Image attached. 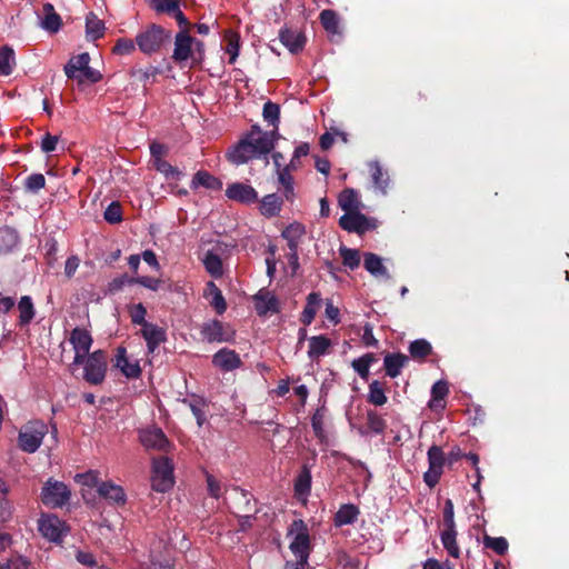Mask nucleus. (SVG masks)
I'll list each match as a JSON object with an SVG mask.
<instances>
[{"mask_svg": "<svg viewBox=\"0 0 569 569\" xmlns=\"http://www.w3.org/2000/svg\"><path fill=\"white\" fill-rule=\"evenodd\" d=\"M363 257V267L369 273H371L376 278H391L388 269L382 263V259L378 254L372 252H366Z\"/></svg>", "mask_w": 569, "mask_h": 569, "instance_id": "nucleus-25", "label": "nucleus"}, {"mask_svg": "<svg viewBox=\"0 0 569 569\" xmlns=\"http://www.w3.org/2000/svg\"><path fill=\"white\" fill-rule=\"evenodd\" d=\"M409 353L415 360H425L432 353V346L426 339H417L409 345Z\"/></svg>", "mask_w": 569, "mask_h": 569, "instance_id": "nucleus-41", "label": "nucleus"}, {"mask_svg": "<svg viewBox=\"0 0 569 569\" xmlns=\"http://www.w3.org/2000/svg\"><path fill=\"white\" fill-rule=\"evenodd\" d=\"M20 316H19V322L21 326H26L31 322V320L34 317V308L32 300L29 296L21 297L19 305H18Z\"/></svg>", "mask_w": 569, "mask_h": 569, "instance_id": "nucleus-48", "label": "nucleus"}, {"mask_svg": "<svg viewBox=\"0 0 569 569\" xmlns=\"http://www.w3.org/2000/svg\"><path fill=\"white\" fill-rule=\"evenodd\" d=\"M309 341V350H308V357L311 360L318 359L327 353H329V350L332 346L331 340L325 336H312L308 339Z\"/></svg>", "mask_w": 569, "mask_h": 569, "instance_id": "nucleus-24", "label": "nucleus"}, {"mask_svg": "<svg viewBox=\"0 0 569 569\" xmlns=\"http://www.w3.org/2000/svg\"><path fill=\"white\" fill-rule=\"evenodd\" d=\"M18 242L17 232L10 227L0 228V253L11 251Z\"/></svg>", "mask_w": 569, "mask_h": 569, "instance_id": "nucleus-43", "label": "nucleus"}, {"mask_svg": "<svg viewBox=\"0 0 569 569\" xmlns=\"http://www.w3.org/2000/svg\"><path fill=\"white\" fill-rule=\"evenodd\" d=\"M47 433L48 427L43 421H29L19 431L18 446L22 451L33 453L40 448Z\"/></svg>", "mask_w": 569, "mask_h": 569, "instance_id": "nucleus-3", "label": "nucleus"}, {"mask_svg": "<svg viewBox=\"0 0 569 569\" xmlns=\"http://www.w3.org/2000/svg\"><path fill=\"white\" fill-rule=\"evenodd\" d=\"M376 361V355L368 352L360 358L352 360L351 367L360 376L361 379L367 380L370 375V366Z\"/></svg>", "mask_w": 569, "mask_h": 569, "instance_id": "nucleus-38", "label": "nucleus"}, {"mask_svg": "<svg viewBox=\"0 0 569 569\" xmlns=\"http://www.w3.org/2000/svg\"><path fill=\"white\" fill-rule=\"evenodd\" d=\"M279 134L277 130L266 131L250 139V146L257 154H268L273 148Z\"/></svg>", "mask_w": 569, "mask_h": 569, "instance_id": "nucleus-22", "label": "nucleus"}, {"mask_svg": "<svg viewBox=\"0 0 569 569\" xmlns=\"http://www.w3.org/2000/svg\"><path fill=\"white\" fill-rule=\"evenodd\" d=\"M287 538L290 539L289 549L295 561L308 562L312 545L307 523L302 519L293 520L288 527Z\"/></svg>", "mask_w": 569, "mask_h": 569, "instance_id": "nucleus-1", "label": "nucleus"}, {"mask_svg": "<svg viewBox=\"0 0 569 569\" xmlns=\"http://www.w3.org/2000/svg\"><path fill=\"white\" fill-rule=\"evenodd\" d=\"M207 290L209 291V295L212 296L210 305L213 307L218 315H222L227 310V302L222 296L221 290L212 281L207 283Z\"/></svg>", "mask_w": 569, "mask_h": 569, "instance_id": "nucleus-46", "label": "nucleus"}, {"mask_svg": "<svg viewBox=\"0 0 569 569\" xmlns=\"http://www.w3.org/2000/svg\"><path fill=\"white\" fill-rule=\"evenodd\" d=\"M370 172L376 189L380 190L382 193H387L389 176L383 171L380 163L377 161L370 163Z\"/></svg>", "mask_w": 569, "mask_h": 569, "instance_id": "nucleus-40", "label": "nucleus"}, {"mask_svg": "<svg viewBox=\"0 0 569 569\" xmlns=\"http://www.w3.org/2000/svg\"><path fill=\"white\" fill-rule=\"evenodd\" d=\"M193 38L188 33L187 30H181L176 34L174 49L172 59L176 62H182L191 58L192 56Z\"/></svg>", "mask_w": 569, "mask_h": 569, "instance_id": "nucleus-15", "label": "nucleus"}, {"mask_svg": "<svg viewBox=\"0 0 569 569\" xmlns=\"http://www.w3.org/2000/svg\"><path fill=\"white\" fill-rule=\"evenodd\" d=\"M140 335L147 343L148 353H153L167 340V331L154 323L144 325Z\"/></svg>", "mask_w": 569, "mask_h": 569, "instance_id": "nucleus-14", "label": "nucleus"}, {"mask_svg": "<svg viewBox=\"0 0 569 569\" xmlns=\"http://www.w3.org/2000/svg\"><path fill=\"white\" fill-rule=\"evenodd\" d=\"M234 491H236V498H234V506H236V509L238 510V513H250V512H253V513H257V508H256V500L253 499V496L244 490V489H241V488H234Z\"/></svg>", "mask_w": 569, "mask_h": 569, "instance_id": "nucleus-27", "label": "nucleus"}, {"mask_svg": "<svg viewBox=\"0 0 569 569\" xmlns=\"http://www.w3.org/2000/svg\"><path fill=\"white\" fill-rule=\"evenodd\" d=\"M30 562L21 557L16 556L10 559L6 563L0 565V569H29Z\"/></svg>", "mask_w": 569, "mask_h": 569, "instance_id": "nucleus-64", "label": "nucleus"}, {"mask_svg": "<svg viewBox=\"0 0 569 569\" xmlns=\"http://www.w3.org/2000/svg\"><path fill=\"white\" fill-rule=\"evenodd\" d=\"M256 310L258 315L264 316L268 312L278 313L280 312L279 300L276 296L267 292L262 293L261 291L254 297Z\"/></svg>", "mask_w": 569, "mask_h": 569, "instance_id": "nucleus-26", "label": "nucleus"}, {"mask_svg": "<svg viewBox=\"0 0 569 569\" xmlns=\"http://www.w3.org/2000/svg\"><path fill=\"white\" fill-rule=\"evenodd\" d=\"M130 73L132 78L146 84L150 78L154 79L158 74H160L161 70L158 67L149 66L144 69H132Z\"/></svg>", "mask_w": 569, "mask_h": 569, "instance_id": "nucleus-56", "label": "nucleus"}, {"mask_svg": "<svg viewBox=\"0 0 569 569\" xmlns=\"http://www.w3.org/2000/svg\"><path fill=\"white\" fill-rule=\"evenodd\" d=\"M90 63V56L88 52H82L72 57L64 66V73L69 79L77 77Z\"/></svg>", "mask_w": 569, "mask_h": 569, "instance_id": "nucleus-35", "label": "nucleus"}, {"mask_svg": "<svg viewBox=\"0 0 569 569\" xmlns=\"http://www.w3.org/2000/svg\"><path fill=\"white\" fill-rule=\"evenodd\" d=\"M98 493L106 500L123 506L127 501V495L121 486L114 485L111 481H102L98 486Z\"/></svg>", "mask_w": 569, "mask_h": 569, "instance_id": "nucleus-18", "label": "nucleus"}, {"mask_svg": "<svg viewBox=\"0 0 569 569\" xmlns=\"http://www.w3.org/2000/svg\"><path fill=\"white\" fill-rule=\"evenodd\" d=\"M136 277H129L128 274H121L119 277L113 278L108 284V291L110 293H116L127 284H136Z\"/></svg>", "mask_w": 569, "mask_h": 569, "instance_id": "nucleus-61", "label": "nucleus"}, {"mask_svg": "<svg viewBox=\"0 0 569 569\" xmlns=\"http://www.w3.org/2000/svg\"><path fill=\"white\" fill-rule=\"evenodd\" d=\"M69 341L74 350L72 365H82L86 356L90 355V348L93 342L90 332L87 329L76 327L70 332Z\"/></svg>", "mask_w": 569, "mask_h": 569, "instance_id": "nucleus-8", "label": "nucleus"}, {"mask_svg": "<svg viewBox=\"0 0 569 569\" xmlns=\"http://www.w3.org/2000/svg\"><path fill=\"white\" fill-rule=\"evenodd\" d=\"M173 467L168 458L154 459L152 463L151 488L167 492L173 487Z\"/></svg>", "mask_w": 569, "mask_h": 569, "instance_id": "nucleus-6", "label": "nucleus"}, {"mask_svg": "<svg viewBox=\"0 0 569 569\" xmlns=\"http://www.w3.org/2000/svg\"><path fill=\"white\" fill-rule=\"evenodd\" d=\"M41 28L50 33H56L62 26V19L54 10L53 4L47 2L42 7Z\"/></svg>", "mask_w": 569, "mask_h": 569, "instance_id": "nucleus-23", "label": "nucleus"}, {"mask_svg": "<svg viewBox=\"0 0 569 569\" xmlns=\"http://www.w3.org/2000/svg\"><path fill=\"white\" fill-rule=\"evenodd\" d=\"M139 440L141 445L147 449L167 451L169 447V440L167 436L164 435L162 429L158 427H151L140 430Z\"/></svg>", "mask_w": 569, "mask_h": 569, "instance_id": "nucleus-11", "label": "nucleus"}, {"mask_svg": "<svg viewBox=\"0 0 569 569\" xmlns=\"http://www.w3.org/2000/svg\"><path fill=\"white\" fill-rule=\"evenodd\" d=\"M325 411L322 408H318L311 418V427L315 436L319 439L320 442H323L327 439L325 432Z\"/></svg>", "mask_w": 569, "mask_h": 569, "instance_id": "nucleus-51", "label": "nucleus"}, {"mask_svg": "<svg viewBox=\"0 0 569 569\" xmlns=\"http://www.w3.org/2000/svg\"><path fill=\"white\" fill-rule=\"evenodd\" d=\"M320 302H321L320 293L311 292L308 295L307 303L303 308V311H302L301 318H300V321L305 326H309L313 321Z\"/></svg>", "mask_w": 569, "mask_h": 569, "instance_id": "nucleus-36", "label": "nucleus"}, {"mask_svg": "<svg viewBox=\"0 0 569 569\" xmlns=\"http://www.w3.org/2000/svg\"><path fill=\"white\" fill-rule=\"evenodd\" d=\"M212 365L227 372L240 368L242 361L234 350L222 348L213 355Z\"/></svg>", "mask_w": 569, "mask_h": 569, "instance_id": "nucleus-13", "label": "nucleus"}, {"mask_svg": "<svg viewBox=\"0 0 569 569\" xmlns=\"http://www.w3.org/2000/svg\"><path fill=\"white\" fill-rule=\"evenodd\" d=\"M367 426L372 432L380 435L385 431L387 423L376 411L369 410L367 412Z\"/></svg>", "mask_w": 569, "mask_h": 569, "instance_id": "nucleus-57", "label": "nucleus"}, {"mask_svg": "<svg viewBox=\"0 0 569 569\" xmlns=\"http://www.w3.org/2000/svg\"><path fill=\"white\" fill-rule=\"evenodd\" d=\"M483 546L493 550L497 555L503 556L508 551V540L505 537H491L485 535Z\"/></svg>", "mask_w": 569, "mask_h": 569, "instance_id": "nucleus-50", "label": "nucleus"}, {"mask_svg": "<svg viewBox=\"0 0 569 569\" xmlns=\"http://www.w3.org/2000/svg\"><path fill=\"white\" fill-rule=\"evenodd\" d=\"M388 401L385 389L378 380L369 385L368 402L373 406H383Z\"/></svg>", "mask_w": 569, "mask_h": 569, "instance_id": "nucleus-49", "label": "nucleus"}, {"mask_svg": "<svg viewBox=\"0 0 569 569\" xmlns=\"http://www.w3.org/2000/svg\"><path fill=\"white\" fill-rule=\"evenodd\" d=\"M114 367L119 368L121 372L129 379H137L141 375V368L139 363H131L128 360L127 349L122 346L117 348Z\"/></svg>", "mask_w": 569, "mask_h": 569, "instance_id": "nucleus-20", "label": "nucleus"}, {"mask_svg": "<svg viewBox=\"0 0 569 569\" xmlns=\"http://www.w3.org/2000/svg\"><path fill=\"white\" fill-rule=\"evenodd\" d=\"M153 168L162 173L167 179L174 178L176 180H179L181 177V171L171 166L168 161L164 159H158V161L152 163Z\"/></svg>", "mask_w": 569, "mask_h": 569, "instance_id": "nucleus-55", "label": "nucleus"}, {"mask_svg": "<svg viewBox=\"0 0 569 569\" xmlns=\"http://www.w3.org/2000/svg\"><path fill=\"white\" fill-rule=\"evenodd\" d=\"M278 180L283 187V196L288 201H292L295 198L293 178L289 168L277 169Z\"/></svg>", "mask_w": 569, "mask_h": 569, "instance_id": "nucleus-44", "label": "nucleus"}, {"mask_svg": "<svg viewBox=\"0 0 569 569\" xmlns=\"http://www.w3.org/2000/svg\"><path fill=\"white\" fill-rule=\"evenodd\" d=\"M86 32L91 40L102 38L104 34V23L93 12H89L86 18Z\"/></svg>", "mask_w": 569, "mask_h": 569, "instance_id": "nucleus-37", "label": "nucleus"}, {"mask_svg": "<svg viewBox=\"0 0 569 569\" xmlns=\"http://www.w3.org/2000/svg\"><path fill=\"white\" fill-rule=\"evenodd\" d=\"M457 530L456 527L443 528L440 535L443 548L448 555L453 558L460 557V548L457 543Z\"/></svg>", "mask_w": 569, "mask_h": 569, "instance_id": "nucleus-34", "label": "nucleus"}, {"mask_svg": "<svg viewBox=\"0 0 569 569\" xmlns=\"http://www.w3.org/2000/svg\"><path fill=\"white\" fill-rule=\"evenodd\" d=\"M226 196L240 203H254L258 200V192L249 184L234 182L228 186Z\"/></svg>", "mask_w": 569, "mask_h": 569, "instance_id": "nucleus-12", "label": "nucleus"}, {"mask_svg": "<svg viewBox=\"0 0 569 569\" xmlns=\"http://www.w3.org/2000/svg\"><path fill=\"white\" fill-rule=\"evenodd\" d=\"M339 253L342 258V263L350 268L351 270H355L360 264V253L357 249L347 248L345 246H341L339 249Z\"/></svg>", "mask_w": 569, "mask_h": 569, "instance_id": "nucleus-52", "label": "nucleus"}, {"mask_svg": "<svg viewBox=\"0 0 569 569\" xmlns=\"http://www.w3.org/2000/svg\"><path fill=\"white\" fill-rule=\"evenodd\" d=\"M427 456L429 468L423 473V481L429 488H433L440 481L447 457H445L442 448L436 445L428 449Z\"/></svg>", "mask_w": 569, "mask_h": 569, "instance_id": "nucleus-7", "label": "nucleus"}, {"mask_svg": "<svg viewBox=\"0 0 569 569\" xmlns=\"http://www.w3.org/2000/svg\"><path fill=\"white\" fill-rule=\"evenodd\" d=\"M280 42L293 54L301 52L306 44V36L299 30L282 28L279 31Z\"/></svg>", "mask_w": 569, "mask_h": 569, "instance_id": "nucleus-16", "label": "nucleus"}, {"mask_svg": "<svg viewBox=\"0 0 569 569\" xmlns=\"http://www.w3.org/2000/svg\"><path fill=\"white\" fill-rule=\"evenodd\" d=\"M71 491L66 483L48 479L41 489V501L50 508H61L68 503Z\"/></svg>", "mask_w": 569, "mask_h": 569, "instance_id": "nucleus-5", "label": "nucleus"}, {"mask_svg": "<svg viewBox=\"0 0 569 569\" xmlns=\"http://www.w3.org/2000/svg\"><path fill=\"white\" fill-rule=\"evenodd\" d=\"M360 511L359 508L352 503L342 505L333 517L336 527L352 525L357 521Z\"/></svg>", "mask_w": 569, "mask_h": 569, "instance_id": "nucleus-28", "label": "nucleus"}, {"mask_svg": "<svg viewBox=\"0 0 569 569\" xmlns=\"http://www.w3.org/2000/svg\"><path fill=\"white\" fill-rule=\"evenodd\" d=\"M146 315L147 309L141 302L134 305L132 310L130 311L131 322L133 325L141 326V328H143L144 325H150L151 322L146 320Z\"/></svg>", "mask_w": 569, "mask_h": 569, "instance_id": "nucleus-62", "label": "nucleus"}, {"mask_svg": "<svg viewBox=\"0 0 569 569\" xmlns=\"http://www.w3.org/2000/svg\"><path fill=\"white\" fill-rule=\"evenodd\" d=\"M319 18L323 29L327 32L332 34L339 33V17L333 10H322Z\"/></svg>", "mask_w": 569, "mask_h": 569, "instance_id": "nucleus-47", "label": "nucleus"}, {"mask_svg": "<svg viewBox=\"0 0 569 569\" xmlns=\"http://www.w3.org/2000/svg\"><path fill=\"white\" fill-rule=\"evenodd\" d=\"M224 39L227 41L226 52L229 54L228 62L233 64L239 56L240 36L236 31L227 30L224 33Z\"/></svg>", "mask_w": 569, "mask_h": 569, "instance_id": "nucleus-42", "label": "nucleus"}, {"mask_svg": "<svg viewBox=\"0 0 569 569\" xmlns=\"http://www.w3.org/2000/svg\"><path fill=\"white\" fill-rule=\"evenodd\" d=\"M339 226L348 232H356L358 234H363L366 231L375 228V223H372L370 219L360 211L349 212L341 216L339 219Z\"/></svg>", "mask_w": 569, "mask_h": 569, "instance_id": "nucleus-10", "label": "nucleus"}, {"mask_svg": "<svg viewBox=\"0 0 569 569\" xmlns=\"http://www.w3.org/2000/svg\"><path fill=\"white\" fill-rule=\"evenodd\" d=\"M202 263L206 271L214 279H219L223 276V264L220 256L212 250H208L203 258Z\"/></svg>", "mask_w": 569, "mask_h": 569, "instance_id": "nucleus-31", "label": "nucleus"}, {"mask_svg": "<svg viewBox=\"0 0 569 569\" xmlns=\"http://www.w3.org/2000/svg\"><path fill=\"white\" fill-rule=\"evenodd\" d=\"M409 362V358L401 352H388L383 358V369L386 376L397 378L403 367Z\"/></svg>", "mask_w": 569, "mask_h": 569, "instance_id": "nucleus-21", "label": "nucleus"}, {"mask_svg": "<svg viewBox=\"0 0 569 569\" xmlns=\"http://www.w3.org/2000/svg\"><path fill=\"white\" fill-rule=\"evenodd\" d=\"M449 393V387L448 383L443 380H439L433 383L431 388V401L429 403L430 408H433L437 406L438 402L445 400V398Z\"/></svg>", "mask_w": 569, "mask_h": 569, "instance_id": "nucleus-53", "label": "nucleus"}, {"mask_svg": "<svg viewBox=\"0 0 569 569\" xmlns=\"http://www.w3.org/2000/svg\"><path fill=\"white\" fill-rule=\"evenodd\" d=\"M338 203L346 213L360 211L361 203L357 191L352 188H346L339 193Z\"/></svg>", "mask_w": 569, "mask_h": 569, "instance_id": "nucleus-29", "label": "nucleus"}, {"mask_svg": "<svg viewBox=\"0 0 569 569\" xmlns=\"http://www.w3.org/2000/svg\"><path fill=\"white\" fill-rule=\"evenodd\" d=\"M200 186L209 190H220L222 188V182L219 178L212 176L210 172L206 170H199L193 176L191 188L197 189Z\"/></svg>", "mask_w": 569, "mask_h": 569, "instance_id": "nucleus-30", "label": "nucleus"}, {"mask_svg": "<svg viewBox=\"0 0 569 569\" xmlns=\"http://www.w3.org/2000/svg\"><path fill=\"white\" fill-rule=\"evenodd\" d=\"M16 66L14 50L9 46L0 48V76H9Z\"/></svg>", "mask_w": 569, "mask_h": 569, "instance_id": "nucleus-39", "label": "nucleus"}, {"mask_svg": "<svg viewBox=\"0 0 569 569\" xmlns=\"http://www.w3.org/2000/svg\"><path fill=\"white\" fill-rule=\"evenodd\" d=\"M171 39V31L163 27L152 23L136 36V42L141 52L151 54L161 49V47Z\"/></svg>", "mask_w": 569, "mask_h": 569, "instance_id": "nucleus-2", "label": "nucleus"}, {"mask_svg": "<svg viewBox=\"0 0 569 569\" xmlns=\"http://www.w3.org/2000/svg\"><path fill=\"white\" fill-rule=\"evenodd\" d=\"M39 531L52 542H59L63 536V523L56 516L43 517L39 520Z\"/></svg>", "mask_w": 569, "mask_h": 569, "instance_id": "nucleus-17", "label": "nucleus"}, {"mask_svg": "<svg viewBox=\"0 0 569 569\" xmlns=\"http://www.w3.org/2000/svg\"><path fill=\"white\" fill-rule=\"evenodd\" d=\"M182 402L188 405L197 420L198 426L201 427L206 421V413L202 410V407L204 406V400L202 398H197L193 400L183 399Z\"/></svg>", "mask_w": 569, "mask_h": 569, "instance_id": "nucleus-54", "label": "nucleus"}, {"mask_svg": "<svg viewBox=\"0 0 569 569\" xmlns=\"http://www.w3.org/2000/svg\"><path fill=\"white\" fill-rule=\"evenodd\" d=\"M282 207V199L277 193H270L262 198L260 204V212L267 218H272L279 214Z\"/></svg>", "mask_w": 569, "mask_h": 569, "instance_id": "nucleus-33", "label": "nucleus"}, {"mask_svg": "<svg viewBox=\"0 0 569 569\" xmlns=\"http://www.w3.org/2000/svg\"><path fill=\"white\" fill-rule=\"evenodd\" d=\"M311 467L309 462H303L299 475L295 480V491L297 495H309L311 490Z\"/></svg>", "mask_w": 569, "mask_h": 569, "instance_id": "nucleus-32", "label": "nucleus"}, {"mask_svg": "<svg viewBox=\"0 0 569 569\" xmlns=\"http://www.w3.org/2000/svg\"><path fill=\"white\" fill-rule=\"evenodd\" d=\"M79 84L88 81L90 83H96L102 79V74L100 71L92 69L89 64L77 74L74 78Z\"/></svg>", "mask_w": 569, "mask_h": 569, "instance_id": "nucleus-60", "label": "nucleus"}, {"mask_svg": "<svg viewBox=\"0 0 569 569\" xmlns=\"http://www.w3.org/2000/svg\"><path fill=\"white\" fill-rule=\"evenodd\" d=\"M83 365V379L93 386L101 385L107 373V355L103 350H96L86 356Z\"/></svg>", "mask_w": 569, "mask_h": 569, "instance_id": "nucleus-4", "label": "nucleus"}, {"mask_svg": "<svg viewBox=\"0 0 569 569\" xmlns=\"http://www.w3.org/2000/svg\"><path fill=\"white\" fill-rule=\"evenodd\" d=\"M262 117L264 121H267L270 126L273 127V130L278 131L280 122V106L278 103L268 100L263 104Z\"/></svg>", "mask_w": 569, "mask_h": 569, "instance_id": "nucleus-45", "label": "nucleus"}, {"mask_svg": "<svg viewBox=\"0 0 569 569\" xmlns=\"http://www.w3.org/2000/svg\"><path fill=\"white\" fill-rule=\"evenodd\" d=\"M104 220L109 223H119L122 221V208L118 201H112L104 211Z\"/></svg>", "mask_w": 569, "mask_h": 569, "instance_id": "nucleus-59", "label": "nucleus"}, {"mask_svg": "<svg viewBox=\"0 0 569 569\" xmlns=\"http://www.w3.org/2000/svg\"><path fill=\"white\" fill-rule=\"evenodd\" d=\"M207 489L210 497L219 499L222 495L221 482L208 471H204Z\"/></svg>", "mask_w": 569, "mask_h": 569, "instance_id": "nucleus-63", "label": "nucleus"}, {"mask_svg": "<svg viewBox=\"0 0 569 569\" xmlns=\"http://www.w3.org/2000/svg\"><path fill=\"white\" fill-rule=\"evenodd\" d=\"M200 333L208 342H227L234 338V330L222 321L212 319L201 326Z\"/></svg>", "mask_w": 569, "mask_h": 569, "instance_id": "nucleus-9", "label": "nucleus"}, {"mask_svg": "<svg viewBox=\"0 0 569 569\" xmlns=\"http://www.w3.org/2000/svg\"><path fill=\"white\" fill-rule=\"evenodd\" d=\"M257 156L250 146V139H241L232 150L228 151L227 159L234 164L246 163L249 159Z\"/></svg>", "mask_w": 569, "mask_h": 569, "instance_id": "nucleus-19", "label": "nucleus"}, {"mask_svg": "<svg viewBox=\"0 0 569 569\" xmlns=\"http://www.w3.org/2000/svg\"><path fill=\"white\" fill-rule=\"evenodd\" d=\"M46 178L42 173H32L28 176L24 180V188L27 191L32 193H38L39 190L44 188Z\"/></svg>", "mask_w": 569, "mask_h": 569, "instance_id": "nucleus-58", "label": "nucleus"}]
</instances>
